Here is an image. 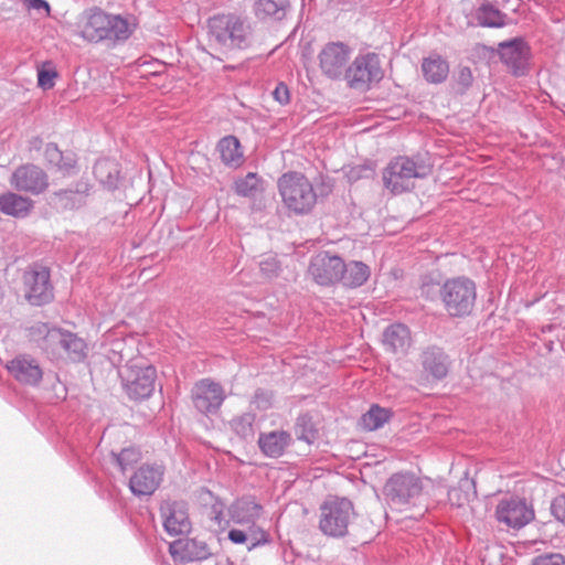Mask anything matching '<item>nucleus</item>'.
<instances>
[{
    "instance_id": "obj_21",
    "label": "nucleus",
    "mask_w": 565,
    "mask_h": 565,
    "mask_svg": "<svg viewBox=\"0 0 565 565\" xmlns=\"http://www.w3.org/2000/svg\"><path fill=\"white\" fill-rule=\"evenodd\" d=\"M163 471L156 466H141L129 479V488L137 495H150L159 487Z\"/></svg>"
},
{
    "instance_id": "obj_41",
    "label": "nucleus",
    "mask_w": 565,
    "mask_h": 565,
    "mask_svg": "<svg viewBox=\"0 0 565 565\" xmlns=\"http://www.w3.org/2000/svg\"><path fill=\"white\" fill-rule=\"evenodd\" d=\"M473 84V75L469 66H459L455 75L452 89L458 95H465Z\"/></svg>"
},
{
    "instance_id": "obj_29",
    "label": "nucleus",
    "mask_w": 565,
    "mask_h": 565,
    "mask_svg": "<svg viewBox=\"0 0 565 565\" xmlns=\"http://www.w3.org/2000/svg\"><path fill=\"white\" fill-rule=\"evenodd\" d=\"M422 365L434 379L441 380L448 373V356L440 348L431 347L422 353Z\"/></svg>"
},
{
    "instance_id": "obj_25",
    "label": "nucleus",
    "mask_w": 565,
    "mask_h": 565,
    "mask_svg": "<svg viewBox=\"0 0 565 565\" xmlns=\"http://www.w3.org/2000/svg\"><path fill=\"white\" fill-rule=\"evenodd\" d=\"M292 441L291 435L286 430H273L269 433H260L257 444L266 457L279 458Z\"/></svg>"
},
{
    "instance_id": "obj_43",
    "label": "nucleus",
    "mask_w": 565,
    "mask_h": 565,
    "mask_svg": "<svg viewBox=\"0 0 565 565\" xmlns=\"http://www.w3.org/2000/svg\"><path fill=\"white\" fill-rule=\"evenodd\" d=\"M262 274L266 278L277 277L281 270L279 260L274 256H268L259 263Z\"/></svg>"
},
{
    "instance_id": "obj_20",
    "label": "nucleus",
    "mask_w": 565,
    "mask_h": 565,
    "mask_svg": "<svg viewBox=\"0 0 565 565\" xmlns=\"http://www.w3.org/2000/svg\"><path fill=\"white\" fill-rule=\"evenodd\" d=\"M501 61L512 68L515 75H521L527 65L529 46L520 39H513L499 44Z\"/></svg>"
},
{
    "instance_id": "obj_17",
    "label": "nucleus",
    "mask_w": 565,
    "mask_h": 565,
    "mask_svg": "<svg viewBox=\"0 0 565 565\" xmlns=\"http://www.w3.org/2000/svg\"><path fill=\"white\" fill-rule=\"evenodd\" d=\"M195 408L202 414L215 413L225 399L223 387L210 379H203L192 390Z\"/></svg>"
},
{
    "instance_id": "obj_10",
    "label": "nucleus",
    "mask_w": 565,
    "mask_h": 565,
    "mask_svg": "<svg viewBox=\"0 0 565 565\" xmlns=\"http://www.w3.org/2000/svg\"><path fill=\"white\" fill-rule=\"evenodd\" d=\"M345 78L351 88L365 90L383 78L380 57L375 53L358 55L347 67Z\"/></svg>"
},
{
    "instance_id": "obj_44",
    "label": "nucleus",
    "mask_w": 565,
    "mask_h": 565,
    "mask_svg": "<svg viewBox=\"0 0 565 565\" xmlns=\"http://www.w3.org/2000/svg\"><path fill=\"white\" fill-rule=\"evenodd\" d=\"M57 73L54 68H46L45 65L38 71V84L44 90L51 89L54 86V79Z\"/></svg>"
},
{
    "instance_id": "obj_35",
    "label": "nucleus",
    "mask_w": 565,
    "mask_h": 565,
    "mask_svg": "<svg viewBox=\"0 0 565 565\" xmlns=\"http://www.w3.org/2000/svg\"><path fill=\"white\" fill-rule=\"evenodd\" d=\"M234 190L241 196L253 198L264 191L263 180L256 173L248 172L235 181Z\"/></svg>"
},
{
    "instance_id": "obj_13",
    "label": "nucleus",
    "mask_w": 565,
    "mask_h": 565,
    "mask_svg": "<svg viewBox=\"0 0 565 565\" xmlns=\"http://www.w3.org/2000/svg\"><path fill=\"white\" fill-rule=\"evenodd\" d=\"M351 50L343 42H329L320 51L319 66L323 75L329 78H340L347 71Z\"/></svg>"
},
{
    "instance_id": "obj_16",
    "label": "nucleus",
    "mask_w": 565,
    "mask_h": 565,
    "mask_svg": "<svg viewBox=\"0 0 565 565\" xmlns=\"http://www.w3.org/2000/svg\"><path fill=\"white\" fill-rule=\"evenodd\" d=\"M10 184L17 191L38 195L49 186L46 172L35 164H23L17 168L10 177Z\"/></svg>"
},
{
    "instance_id": "obj_12",
    "label": "nucleus",
    "mask_w": 565,
    "mask_h": 565,
    "mask_svg": "<svg viewBox=\"0 0 565 565\" xmlns=\"http://www.w3.org/2000/svg\"><path fill=\"white\" fill-rule=\"evenodd\" d=\"M495 518L498 522L519 530L534 519V511L524 499L511 497L498 503Z\"/></svg>"
},
{
    "instance_id": "obj_23",
    "label": "nucleus",
    "mask_w": 565,
    "mask_h": 565,
    "mask_svg": "<svg viewBox=\"0 0 565 565\" xmlns=\"http://www.w3.org/2000/svg\"><path fill=\"white\" fill-rule=\"evenodd\" d=\"M7 369L18 382L26 385H38L43 376L38 362L26 355L14 358L8 363Z\"/></svg>"
},
{
    "instance_id": "obj_36",
    "label": "nucleus",
    "mask_w": 565,
    "mask_h": 565,
    "mask_svg": "<svg viewBox=\"0 0 565 565\" xmlns=\"http://www.w3.org/2000/svg\"><path fill=\"white\" fill-rule=\"evenodd\" d=\"M256 415L252 412L244 413L233 418L230 423L232 430L242 439H253L255 435L254 423Z\"/></svg>"
},
{
    "instance_id": "obj_48",
    "label": "nucleus",
    "mask_w": 565,
    "mask_h": 565,
    "mask_svg": "<svg viewBox=\"0 0 565 565\" xmlns=\"http://www.w3.org/2000/svg\"><path fill=\"white\" fill-rule=\"evenodd\" d=\"M22 2L29 10H45L46 14H50L51 8L49 2L45 0H22Z\"/></svg>"
},
{
    "instance_id": "obj_4",
    "label": "nucleus",
    "mask_w": 565,
    "mask_h": 565,
    "mask_svg": "<svg viewBox=\"0 0 565 565\" xmlns=\"http://www.w3.org/2000/svg\"><path fill=\"white\" fill-rule=\"evenodd\" d=\"M33 337L38 339V345L52 360L68 359L79 362L85 359L87 345L77 334L60 328H49L45 323H38L31 328Z\"/></svg>"
},
{
    "instance_id": "obj_27",
    "label": "nucleus",
    "mask_w": 565,
    "mask_h": 565,
    "mask_svg": "<svg viewBox=\"0 0 565 565\" xmlns=\"http://www.w3.org/2000/svg\"><path fill=\"white\" fill-rule=\"evenodd\" d=\"M289 10V0H256L253 7L255 17L260 21H281Z\"/></svg>"
},
{
    "instance_id": "obj_7",
    "label": "nucleus",
    "mask_w": 565,
    "mask_h": 565,
    "mask_svg": "<svg viewBox=\"0 0 565 565\" xmlns=\"http://www.w3.org/2000/svg\"><path fill=\"white\" fill-rule=\"evenodd\" d=\"M284 204L296 214L309 213L317 202V194L310 181L299 172H288L278 180Z\"/></svg>"
},
{
    "instance_id": "obj_38",
    "label": "nucleus",
    "mask_w": 565,
    "mask_h": 565,
    "mask_svg": "<svg viewBox=\"0 0 565 565\" xmlns=\"http://www.w3.org/2000/svg\"><path fill=\"white\" fill-rule=\"evenodd\" d=\"M295 433L299 440H303L307 444H313L319 437V431L309 414H301L298 416L295 425Z\"/></svg>"
},
{
    "instance_id": "obj_31",
    "label": "nucleus",
    "mask_w": 565,
    "mask_h": 565,
    "mask_svg": "<svg viewBox=\"0 0 565 565\" xmlns=\"http://www.w3.org/2000/svg\"><path fill=\"white\" fill-rule=\"evenodd\" d=\"M94 175L105 189L114 191L120 179L119 164L107 158L97 160L94 166Z\"/></svg>"
},
{
    "instance_id": "obj_33",
    "label": "nucleus",
    "mask_w": 565,
    "mask_h": 565,
    "mask_svg": "<svg viewBox=\"0 0 565 565\" xmlns=\"http://www.w3.org/2000/svg\"><path fill=\"white\" fill-rule=\"evenodd\" d=\"M217 150L222 162L228 167L237 168L244 161L239 140L235 136L222 138L217 143Z\"/></svg>"
},
{
    "instance_id": "obj_19",
    "label": "nucleus",
    "mask_w": 565,
    "mask_h": 565,
    "mask_svg": "<svg viewBox=\"0 0 565 565\" xmlns=\"http://www.w3.org/2000/svg\"><path fill=\"white\" fill-rule=\"evenodd\" d=\"M169 552L173 558L186 563L205 561L213 555L205 541L189 537L173 541L169 545Z\"/></svg>"
},
{
    "instance_id": "obj_5",
    "label": "nucleus",
    "mask_w": 565,
    "mask_h": 565,
    "mask_svg": "<svg viewBox=\"0 0 565 565\" xmlns=\"http://www.w3.org/2000/svg\"><path fill=\"white\" fill-rule=\"evenodd\" d=\"M356 516L351 500L344 497L329 495L319 507L318 529L332 539H341L349 534V527Z\"/></svg>"
},
{
    "instance_id": "obj_32",
    "label": "nucleus",
    "mask_w": 565,
    "mask_h": 565,
    "mask_svg": "<svg viewBox=\"0 0 565 565\" xmlns=\"http://www.w3.org/2000/svg\"><path fill=\"white\" fill-rule=\"evenodd\" d=\"M371 275L370 267L362 262H350L344 263V268L341 269V279L345 287L358 288L362 286L369 279Z\"/></svg>"
},
{
    "instance_id": "obj_40",
    "label": "nucleus",
    "mask_w": 565,
    "mask_h": 565,
    "mask_svg": "<svg viewBox=\"0 0 565 565\" xmlns=\"http://www.w3.org/2000/svg\"><path fill=\"white\" fill-rule=\"evenodd\" d=\"M113 457L122 472L131 469L141 459V452L135 447L124 448L119 454L113 452Z\"/></svg>"
},
{
    "instance_id": "obj_46",
    "label": "nucleus",
    "mask_w": 565,
    "mask_h": 565,
    "mask_svg": "<svg viewBox=\"0 0 565 565\" xmlns=\"http://www.w3.org/2000/svg\"><path fill=\"white\" fill-rule=\"evenodd\" d=\"M551 512L557 521L565 524V495H558L552 501Z\"/></svg>"
},
{
    "instance_id": "obj_26",
    "label": "nucleus",
    "mask_w": 565,
    "mask_h": 565,
    "mask_svg": "<svg viewBox=\"0 0 565 565\" xmlns=\"http://www.w3.org/2000/svg\"><path fill=\"white\" fill-rule=\"evenodd\" d=\"M234 544H244L248 551L266 545L270 542V535L258 525H248L246 529H232L227 534Z\"/></svg>"
},
{
    "instance_id": "obj_24",
    "label": "nucleus",
    "mask_w": 565,
    "mask_h": 565,
    "mask_svg": "<svg viewBox=\"0 0 565 565\" xmlns=\"http://www.w3.org/2000/svg\"><path fill=\"white\" fill-rule=\"evenodd\" d=\"M413 344L411 330L406 324L393 323L383 332V345L395 355H406Z\"/></svg>"
},
{
    "instance_id": "obj_52",
    "label": "nucleus",
    "mask_w": 565,
    "mask_h": 565,
    "mask_svg": "<svg viewBox=\"0 0 565 565\" xmlns=\"http://www.w3.org/2000/svg\"><path fill=\"white\" fill-rule=\"evenodd\" d=\"M68 158H73V156H64L63 163H68Z\"/></svg>"
},
{
    "instance_id": "obj_51",
    "label": "nucleus",
    "mask_w": 565,
    "mask_h": 565,
    "mask_svg": "<svg viewBox=\"0 0 565 565\" xmlns=\"http://www.w3.org/2000/svg\"><path fill=\"white\" fill-rule=\"evenodd\" d=\"M448 495H449V500L452 501L455 497H457V502L458 504H460V497H459V490L458 489H451L449 492H448Z\"/></svg>"
},
{
    "instance_id": "obj_30",
    "label": "nucleus",
    "mask_w": 565,
    "mask_h": 565,
    "mask_svg": "<svg viewBox=\"0 0 565 565\" xmlns=\"http://www.w3.org/2000/svg\"><path fill=\"white\" fill-rule=\"evenodd\" d=\"M424 78L430 84L445 82L449 74V63L439 54H430L422 61Z\"/></svg>"
},
{
    "instance_id": "obj_14",
    "label": "nucleus",
    "mask_w": 565,
    "mask_h": 565,
    "mask_svg": "<svg viewBox=\"0 0 565 565\" xmlns=\"http://www.w3.org/2000/svg\"><path fill=\"white\" fill-rule=\"evenodd\" d=\"M90 188L88 181L78 180L66 189L52 192L47 203L58 212L78 210L86 205Z\"/></svg>"
},
{
    "instance_id": "obj_8",
    "label": "nucleus",
    "mask_w": 565,
    "mask_h": 565,
    "mask_svg": "<svg viewBox=\"0 0 565 565\" xmlns=\"http://www.w3.org/2000/svg\"><path fill=\"white\" fill-rule=\"evenodd\" d=\"M122 386L129 398L139 401L151 396L157 379L156 367L129 361L120 371Z\"/></svg>"
},
{
    "instance_id": "obj_28",
    "label": "nucleus",
    "mask_w": 565,
    "mask_h": 565,
    "mask_svg": "<svg viewBox=\"0 0 565 565\" xmlns=\"http://www.w3.org/2000/svg\"><path fill=\"white\" fill-rule=\"evenodd\" d=\"M34 207V202L18 193L7 192L0 195V212L18 218L26 217Z\"/></svg>"
},
{
    "instance_id": "obj_2",
    "label": "nucleus",
    "mask_w": 565,
    "mask_h": 565,
    "mask_svg": "<svg viewBox=\"0 0 565 565\" xmlns=\"http://www.w3.org/2000/svg\"><path fill=\"white\" fill-rule=\"evenodd\" d=\"M433 281H424L423 296L430 298L436 292ZM446 313L451 318H465L471 315L477 300V285L466 276L447 278L437 289Z\"/></svg>"
},
{
    "instance_id": "obj_47",
    "label": "nucleus",
    "mask_w": 565,
    "mask_h": 565,
    "mask_svg": "<svg viewBox=\"0 0 565 565\" xmlns=\"http://www.w3.org/2000/svg\"><path fill=\"white\" fill-rule=\"evenodd\" d=\"M273 96L275 100H277L280 105H287L290 102L289 88L282 82L277 84L276 88L273 92Z\"/></svg>"
},
{
    "instance_id": "obj_34",
    "label": "nucleus",
    "mask_w": 565,
    "mask_h": 565,
    "mask_svg": "<svg viewBox=\"0 0 565 565\" xmlns=\"http://www.w3.org/2000/svg\"><path fill=\"white\" fill-rule=\"evenodd\" d=\"M476 18L478 23L482 26L502 28L507 24L508 15L501 12L493 4L487 2L478 8Z\"/></svg>"
},
{
    "instance_id": "obj_11",
    "label": "nucleus",
    "mask_w": 565,
    "mask_h": 565,
    "mask_svg": "<svg viewBox=\"0 0 565 565\" xmlns=\"http://www.w3.org/2000/svg\"><path fill=\"white\" fill-rule=\"evenodd\" d=\"M26 300L33 306H42L53 299V286L46 267L33 266L23 274Z\"/></svg>"
},
{
    "instance_id": "obj_9",
    "label": "nucleus",
    "mask_w": 565,
    "mask_h": 565,
    "mask_svg": "<svg viewBox=\"0 0 565 565\" xmlns=\"http://www.w3.org/2000/svg\"><path fill=\"white\" fill-rule=\"evenodd\" d=\"M422 491L420 479L412 472L394 473L384 486L387 502L397 508L414 504Z\"/></svg>"
},
{
    "instance_id": "obj_45",
    "label": "nucleus",
    "mask_w": 565,
    "mask_h": 565,
    "mask_svg": "<svg viewBox=\"0 0 565 565\" xmlns=\"http://www.w3.org/2000/svg\"><path fill=\"white\" fill-rule=\"evenodd\" d=\"M532 565H565V556L558 553L540 555L533 559Z\"/></svg>"
},
{
    "instance_id": "obj_42",
    "label": "nucleus",
    "mask_w": 565,
    "mask_h": 565,
    "mask_svg": "<svg viewBox=\"0 0 565 565\" xmlns=\"http://www.w3.org/2000/svg\"><path fill=\"white\" fill-rule=\"evenodd\" d=\"M274 401V394L271 391L266 388H257L250 399V407L256 411H267L271 408Z\"/></svg>"
},
{
    "instance_id": "obj_3",
    "label": "nucleus",
    "mask_w": 565,
    "mask_h": 565,
    "mask_svg": "<svg viewBox=\"0 0 565 565\" xmlns=\"http://www.w3.org/2000/svg\"><path fill=\"white\" fill-rule=\"evenodd\" d=\"M79 28L81 36L94 43L102 41L122 42L132 33L127 19L118 14L107 13L96 7L83 13Z\"/></svg>"
},
{
    "instance_id": "obj_22",
    "label": "nucleus",
    "mask_w": 565,
    "mask_h": 565,
    "mask_svg": "<svg viewBox=\"0 0 565 565\" xmlns=\"http://www.w3.org/2000/svg\"><path fill=\"white\" fill-rule=\"evenodd\" d=\"M228 515L233 523L239 525H257L256 521L259 519L263 507L256 502L252 495H244L236 499L228 507Z\"/></svg>"
},
{
    "instance_id": "obj_6",
    "label": "nucleus",
    "mask_w": 565,
    "mask_h": 565,
    "mask_svg": "<svg viewBox=\"0 0 565 565\" xmlns=\"http://www.w3.org/2000/svg\"><path fill=\"white\" fill-rule=\"evenodd\" d=\"M430 173V167L423 160L398 156L390 161L383 170L384 186L394 194L411 191L415 179H423Z\"/></svg>"
},
{
    "instance_id": "obj_39",
    "label": "nucleus",
    "mask_w": 565,
    "mask_h": 565,
    "mask_svg": "<svg viewBox=\"0 0 565 565\" xmlns=\"http://www.w3.org/2000/svg\"><path fill=\"white\" fill-rule=\"evenodd\" d=\"M44 156L50 164L56 167L61 171L70 172L75 167L74 158H68V163H63L64 154L56 143H47L44 150Z\"/></svg>"
},
{
    "instance_id": "obj_37",
    "label": "nucleus",
    "mask_w": 565,
    "mask_h": 565,
    "mask_svg": "<svg viewBox=\"0 0 565 565\" xmlns=\"http://www.w3.org/2000/svg\"><path fill=\"white\" fill-rule=\"evenodd\" d=\"M391 417L390 409L372 405L371 408L361 417V425L367 430L381 428Z\"/></svg>"
},
{
    "instance_id": "obj_18",
    "label": "nucleus",
    "mask_w": 565,
    "mask_h": 565,
    "mask_svg": "<svg viewBox=\"0 0 565 565\" xmlns=\"http://www.w3.org/2000/svg\"><path fill=\"white\" fill-rule=\"evenodd\" d=\"M163 526L169 535H183L191 531L188 504L183 501H167L161 508Z\"/></svg>"
},
{
    "instance_id": "obj_50",
    "label": "nucleus",
    "mask_w": 565,
    "mask_h": 565,
    "mask_svg": "<svg viewBox=\"0 0 565 565\" xmlns=\"http://www.w3.org/2000/svg\"><path fill=\"white\" fill-rule=\"evenodd\" d=\"M361 170H364L363 168H353L350 173H349V179L350 180H356L359 179L361 175H360V171Z\"/></svg>"
},
{
    "instance_id": "obj_49",
    "label": "nucleus",
    "mask_w": 565,
    "mask_h": 565,
    "mask_svg": "<svg viewBox=\"0 0 565 565\" xmlns=\"http://www.w3.org/2000/svg\"><path fill=\"white\" fill-rule=\"evenodd\" d=\"M212 513H213L212 519L216 523L221 524V521L223 520V504L221 502H215L212 505Z\"/></svg>"
},
{
    "instance_id": "obj_15",
    "label": "nucleus",
    "mask_w": 565,
    "mask_h": 565,
    "mask_svg": "<svg viewBox=\"0 0 565 565\" xmlns=\"http://www.w3.org/2000/svg\"><path fill=\"white\" fill-rule=\"evenodd\" d=\"M343 268L344 262L340 256L323 252L311 258L308 271L317 284L330 286L339 282Z\"/></svg>"
},
{
    "instance_id": "obj_1",
    "label": "nucleus",
    "mask_w": 565,
    "mask_h": 565,
    "mask_svg": "<svg viewBox=\"0 0 565 565\" xmlns=\"http://www.w3.org/2000/svg\"><path fill=\"white\" fill-rule=\"evenodd\" d=\"M207 29L211 45L224 54L246 51L255 42L252 22L246 17L235 13L210 18Z\"/></svg>"
}]
</instances>
